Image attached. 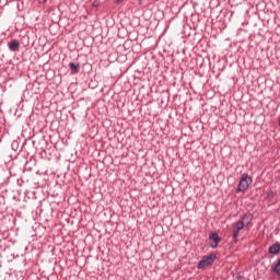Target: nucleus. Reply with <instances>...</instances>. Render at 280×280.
<instances>
[{
    "instance_id": "nucleus-6",
    "label": "nucleus",
    "mask_w": 280,
    "mask_h": 280,
    "mask_svg": "<svg viewBox=\"0 0 280 280\" xmlns=\"http://www.w3.org/2000/svg\"><path fill=\"white\" fill-rule=\"evenodd\" d=\"M8 47L10 49V51H19L21 44L19 43V40L13 39L8 44Z\"/></svg>"
},
{
    "instance_id": "nucleus-9",
    "label": "nucleus",
    "mask_w": 280,
    "mask_h": 280,
    "mask_svg": "<svg viewBox=\"0 0 280 280\" xmlns=\"http://www.w3.org/2000/svg\"><path fill=\"white\" fill-rule=\"evenodd\" d=\"M92 8H100V0H93Z\"/></svg>"
},
{
    "instance_id": "nucleus-8",
    "label": "nucleus",
    "mask_w": 280,
    "mask_h": 280,
    "mask_svg": "<svg viewBox=\"0 0 280 280\" xmlns=\"http://www.w3.org/2000/svg\"><path fill=\"white\" fill-rule=\"evenodd\" d=\"M271 271L280 277V258L278 259L277 264L271 267Z\"/></svg>"
},
{
    "instance_id": "nucleus-5",
    "label": "nucleus",
    "mask_w": 280,
    "mask_h": 280,
    "mask_svg": "<svg viewBox=\"0 0 280 280\" xmlns=\"http://www.w3.org/2000/svg\"><path fill=\"white\" fill-rule=\"evenodd\" d=\"M280 253V243L276 242L271 246H269V255H279Z\"/></svg>"
},
{
    "instance_id": "nucleus-7",
    "label": "nucleus",
    "mask_w": 280,
    "mask_h": 280,
    "mask_svg": "<svg viewBox=\"0 0 280 280\" xmlns=\"http://www.w3.org/2000/svg\"><path fill=\"white\" fill-rule=\"evenodd\" d=\"M69 69H70L72 74L80 73V63L70 62L69 63Z\"/></svg>"
},
{
    "instance_id": "nucleus-13",
    "label": "nucleus",
    "mask_w": 280,
    "mask_h": 280,
    "mask_svg": "<svg viewBox=\"0 0 280 280\" xmlns=\"http://www.w3.org/2000/svg\"><path fill=\"white\" fill-rule=\"evenodd\" d=\"M121 2H124V0H117V3H121Z\"/></svg>"
},
{
    "instance_id": "nucleus-4",
    "label": "nucleus",
    "mask_w": 280,
    "mask_h": 280,
    "mask_svg": "<svg viewBox=\"0 0 280 280\" xmlns=\"http://www.w3.org/2000/svg\"><path fill=\"white\" fill-rule=\"evenodd\" d=\"M209 240H211L213 242L210 244L211 248H218V244H220V242H222V238L220 237V235H218L217 232L210 233Z\"/></svg>"
},
{
    "instance_id": "nucleus-1",
    "label": "nucleus",
    "mask_w": 280,
    "mask_h": 280,
    "mask_svg": "<svg viewBox=\"0 0 280 280\" xmlns=\"http://www.w3.org/2000/svg\"><path fill=\"white\" fill-rule=\"evenodd\" d=\"M246 220H248V223L253 222V214H244L236 223L233 224L232 240L234 244H237L240 241V231L244 230V222H246Z\"/></svg>"
},
{
    "instance_id": "nucleus-11",
    "label": "nucleus",
    "mask_w": 280,
    "mask_h": 280,
    "mask_svg": "<svg viewBox=\"0 0 280 280\" xmlns=\"http://www.w3.org/2000/svg\"><path fill=\"white\" fill-rule=\"evenodd\" d=\"M235 280H244V277H243V276H237V277L235 278Z\"/></svg>"
},
{
    "instance_id": "nucleus-12",
    "label": "nucleus",
    "mask_w": 280,
    "mask_h": 280,
    "mask_svg": "<svg viewBox=\"0 0 280 280\" xmlns=\"http://www.w3.org/2000/svg\"><path fill=\"white\" fill-rule=\"evenodd\" d=\"M38 3H45L47 0H37Z\"/></svg>"
},
{
    "instance_id": "nucleus-3",
    "label": "nucleus",
    "mask_w": 280,
    "mask_h": 280,
    "mask_svg": "<svg viewBox=\"0 0 280 280\" xmlns=\"http://www.w3.org/2000/svg\"><path fill=\"white\" fill-rule=\"evenodd\" d=\"M252 184H253V177L244 173L240 179L237 191H246V189H248V187H250Z\"/></svg>"
},
{
    "instance_id": "nucleus-2",
    "label": "nucleus",
    "mask_w": 280,
    "mask_h": 280,
    "mask_svg": "<svg viewBox=\"0 0 280 280\" xmlns=\"http://www.w3.org/2000/svg\"><path fill=\"white\" fill-rule=\"evenodd\" d=\"M218 259L215 254H210L208 256H203L202 259L198 262V270H202V268H207L209 266H213V262Z\"/></svg>"
},
{
    "instance_id": "nucleus-10",
    "label": "nucleus",
    "mask_w": 280,
    "mask_h": 280,
    "mask_svg": "<svg viewBox=\"0 0 280 280\" xmlns=\"http://www.w3.org/2000/svg\"><path fill=\"white\" fill-rule=\"evenodd\" d=\"M244 225L246 226V229H248V226H250V222L248 223V220H245Z\"/></svg>"
}]
</instances>
